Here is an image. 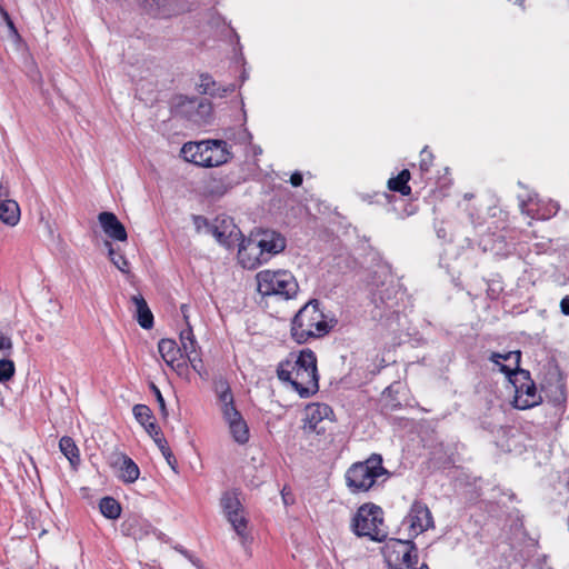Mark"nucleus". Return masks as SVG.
<instances>
[{
    "instance_id": "obj_1",
    "label": "nucleus",
    "mask_w": 569,
    "mask_h": 569,
    "mask_svg": "<svg viewBox=\"0 0 569 569\" xmlns=\"http://www.w3.org/2000/svg\"><path fill=\"white\" fill-rule=\"evenodd\" d=\"M278 378L289 382L301 398H308L319 389L317 357L310 349H303L296 357L280 362L277 369Z\"/></svg>"
},
{
    "instance_id": "obj_2",
    "label": "nucleus",
    "mask_w": 569,
    "mask_h": 569,
    "mask_svg": "<svg viewBox=\"0 0 569 569\" xmlns=\"http://www.w3.org/2000/svg\"><path fill=\"white\" fill-rule=\"evenodd\" d=\"M286 238L278 231L259 229L239 243L238 259L243 268L254 269L266 263L271 257L282 252Z\"/></svg>"
},
{
    "instance_id": "obj_3",
    "label": "nucleus",
    "mask_w": 569,
    "mask_h": 569,
    "mask_svg": "<svg viewBox=\"0 0 569 569\" xmlns=\"http://www.w3.org/2000/svg\"><path fill=\"white\" fill-rule=\"evenodd\" d=\"M318 300L307 302L291 321V337L298 343H306L312 338H320L330 330Z\"/></svg>"
},
{
    "instance_id": "obj_4",
    "label": "nucleus",
    "mask_w": 569,
    "mask_h": 569,
    "mask_svg": "<svg viewBox=\"0 0 569 569\" xmlns=\"http://www.w3.org/2000/svg\"><path fill=\"white\" fill-rule=\"evenodd\" d=\"M346 483L352 493L366 492L378 483L380 478L383 481L389 477V471L382 466V457L372 453L361 462H355L346 472Z\"/></svg>"
},
{
    "instance_id": "obj_5",
    "label": "nucleus",
    "mask_w": 569,
    "mask_h": 569,
    "mask_svg": "<svg viewBox=\"0 0 569 569\" xmlns=\"http://www.w3.org/2000/svg\"><path fill=\"white\" fill-rule=\"evenodd\" d=\"M181 154L187 161L201 167H218L231 156L226 140L187 142L181 148Z\"/></svg>"
},
{
    "instance_id": "obj_6",
    "label": "nucleus",
    "mask_w": 569,
    "mask_h": 569,
    "mask_svg": "<svg viewBox=\"0 0 569 569\" xmlns=\"http://www.w3.org/2000/svg\"><path fill=\"white\" fill-rule=\"evenodd\" d=\"M351 530L358 537H368L372 541H383L387 538V531L382 509L373 503H365L359 507L352 517Z\"/></svg>"
},
{
    "instance_id": "obj_7",
    "label": "nucleus",
    "mask_w": 569,
    "mask_h": 569,
    "mask_svg": "<svg viewBox=\"0 0 569 569\" xmlns=\"http://www.w3.org/2000/svg\"><path fill=\"white\" fill-rule=\"evenodd\" d=\"M258 291L262 296H280L284 299L295 297L298 292V282L293 274L287 270H262L257 273Z\"/></svg>"
},
{
    "instance_id": "obj_8",
    "label": "nucleus",
    "mask_w": 569,
    "mask_h": 569,
    "mask_svg": "<svg viewBox=\"0 0 569 569\" xmlns=\"http://www.w3.org/2000/svg\"><path fill=\"white\" fill-rule=\"evenodd\" d=\"M221 506L241 545L247 549L252 538L247 530L248 519L244 516V510L238 495L236 492H226L221 498Z\"/></svg>"
},
{
    "instance_id": "obj_9",
    "label": "nucleus",
    "mask_w": 569,
    "mask_h": 569,
    "mask_svg": "<svg viewBox=\"0 0 569 569\" xmlns=\"http://www.w3.org/2000/svg\"><path fill=\"white\" fill-rule=\"evenodd\" d=\"M509 380L516 388L515 407L518 409H529L542 401V396L537 392L535 382L530 378L528 370L518 369Z\"/></svg>"
},
{
    "instance_id": "obj_10",
    "label": "nucleus",
    "mask_w": 569,
    "mask_h": 569,
    "mask_svg": "<svg viewBox=\"0 0 569 569\" xmlns=\"http://www.w3.org/2000/svg\"><path fill=\"white\" fill-rule=\"evenodd\" d=\"M388 566H400L418 561L417 547L412 540L390 539L385 547Z\"/></svg>"
},
{
    "instance_id": "obj_11",
    "label": "nucleus",
    "mask_w": 569,
    "mask_h": 569,
    "mask_svg": "<svg viewBox=\"0 0 569 569\" xmlns=\"http://www.w3.org/2000/svg\"><path fill=\"white\" fill-rule=\"evenodd\" d=\"M332 413L331 408L325 403H311L305 409L302 429L306 433H323L325 420Z\"/></svg>"
},
{
    "instance_id": "obj_12",
    "label": "nucleus",
    "mask_w": 569,
    "mask_h": 569,
    "mask_svg": "<svg viewBox=\"0 0 569 569\" xmlns=\"http://www.w3.org/2000/svg\"><path fill=\"white\" fill-rule=\"evenodd\" d=\"M405 522L409 525L410 532L415 537L435 526L429 508L423 502L417 500L411 505Z\"/></svg>"
},
{
    "instance_id": "obj_13",
    "label": "nucleus",
    "mask_w": 569,
    "mask_h": 569,
    "mask_svg": "<svg viewBox=\"0 0 569 569\" xmlns=\"http://www.w3.org/2000/svg\"><path fill=\"white\" fill-rule=\"evenodd\" d=\"M210 234H212L220 244L227 248H231L240 239H243L241 231L233 221L226 218L221 220L216 219L213 227L210 228Z\"/></svg>"
},
{
    "instance_id": "obj_14",
    "label": "nucleus",
    "mask_w": 569,
    "mask_h": 569,
    "mask_svg": "<svg viewBox=\"0 0 569 569\" xmlns=\"http://www.w3.org/2000/svg\"><path fill=\"white\" fill-rule=\"evenodd\" d=\"M222 415L236 442L244 445L249 440V428L236 407L222 408Z\"/></svg>"
},
{
    "instance_id": "obj_15",
    "label": "nucleus",
    "mask_w": 569,
    "mask_h": 569,
    "mask_svg": "<svg viewBox=\"0 0 569 569\" xmlns=\"http://www.w3.org/2000/svg\"><path fill=\"white\" fill-rule=\"evenodd\" d=\"M110 466L118 471V478L127 483L134 482L140 475L139 467L128 456L114 452L109 458Z\"/></svg>"
},
{
    "instance_id": "obj_16",
    "label": "nucleus",
    "mask_w": 569,
    "mask_h": 569,
    "mask_svg": "<svg viewBox=\"0 0 569 569\" xmlns=\"http://www.w3.org/2000/svg\"><path fill=\"white\" fill-rule=\"evenodd\" d=\"M103 232L116 241H126L128 238L124 226L113 212L103 211L98 216Z\"/></svg>"
},
{
    "instance_id": "obj_17",
    "label": "nucleus",
    "mask_w": 569,
    "mask_h": 569,
    "mask_svg": "<svg viewBox=\"0 0 569 569\" xmlns=\"http://www.w3.org/2000/svg\"><path fill=\"white\" fill-rule=\"evenodd\" d=\"M520 351H509L507 353L492 352L489 357V360L497 366H499V370L508 376V378L513 377V373L520 369Z\"/></svg>"
},
{
    "instance_id": "obj_18",
    "label": "nucleus",
    "mask_w": 569,
    "mask_h": 569,
    "mask_svg": "<svg viewBox=\"0 0 569 569\" xmlns=\"http://www.w3.org/2000/svg\"><path fill=\"white\" fill-rule=\"evenodd\" d=\"M541 392L545 393L546 399L553 406H561L566 402V387L560 378H556L553 382L548 381L541 386Z\"/></svg>"
},
{
    "instance_id": "obj_19",
    "label": "nucleus",
    "mask_w": 569,
    "mask_h": 569,
    "mask_svg": "<svg viewBox=\"0 0 569 569\" xmlns=\"http://www.w3.org/2000/svg\"><path fill=\"white\" fill-rule=\"evenodd\" d=\"M131 301L136 307V318L143 329H151L153 326V315L149 309L147 301L141 295L131 297Z\"/></svg>"
},
{
    "instance_id": "obj_20",
    "label": "nucleus",
    "mask_w": 569,
    "mask_h": 569,
    "mask_svg": "<svg viewBox=\"0 0 569 569\" xmlns=\"http://www.w3.org/2000/svg\"><path fill=\"white\" fill-rule=\"evenodd\" d=\"M0 219L8 226H16L20 220V208L11 199L0 200Z\"/></svg>"
},
{
    "instance_id": "obj_21",
    "label": "nucleus",
    "mask_w": 569,
    "mask_h": 569,
    "mask_svg": "<svg viewBox=\"0 0 569 569\" xmlns=\"http://www.w3.org/2000/svg\"><path fill=\"white\" fill-rule=\"evenodd\" d=\"M158 350L167 365H172L182 353L181 348L172 339H161L158 343Z\"/></svg>"
},
{
    "instance_id": "obj_22",
    "label": "nucleus",
    "mask_w": 569,
    "mask_h": 569,
    "mask_svg": "<svg viewBox=\"0 0 569 569\" xmlns=\"http://www.w3.org/2000/svg\"><path fill=\"white\" fill-rule=\"evenodd\" d=\"M213 388L214 392L218 396L219 402L221 403V409L234 407L233 395L231 392L228 381L224 378H216L213 380Z\"/></svg>"
},
{
    "instance_id": "obj_23",
    "label": "nucleus",
    "mask_w": 569,
    "mask_h": 569,
    "mask_svg": "<svg viewBox=\"0 0 569 569\" xmlns=\"http://www.w3.org/2000/svg\"><path fill=\"white\" fill-rule=\"evenodd\" d=\"M60 451L69 460L73 468L80 463L79 449L71 437L64 436L59 441Z\"/></svg>"
},
{
    "instance_id": "obj_24",
    "label": "nucleus",
    "mask_w": 569,
    "mask_h": 569,
    "mask_svg": "<svg viewBox=\"0 0 569 569\" xmlns=\"http://www.w3.org/2000/svg\"><path fill=\"white\" fill-rule=\"evenodd\" d=\"M409 180L410 171L408 169H403L397 177L390 178L388 180V188L395 192H399L402 196H409L411 193V188L408 184Z\"/></svg>"
},
{
    "instance_id": "obj_25",
    "label": "nucleus",
    "mask_w": 569,
    "mask_h": 569,
    "mask_svg": "<svg viewBox=\"0 0 569 569\" xmlns=\"http://www.w3.org/2000/svg\"><path fill=\"white\" fill-rule=\"evenodd\" d=\"M99 508L101 513L108 519H117L120 517V503L112 497H104L100 500Z\"/></svg>"
},
{
    "instance_id": "obj_26",
    "label": "nucleus",
    "mask_w": 569,
    "mask_h": 569,
    "mask_svg": "<svg viewBox=\"0 0 569 569\" xmlns=\"http://www.w3.org/2000/svg\"><path fill=\"white\" fill-rule=\"evenodd\" d=\"M181 351L184 356L197 352V341L194 339L190 323L180 332Z\"/></svg>"
},
{
    "instance_id": "obj_27",
    "label": "nucleus",
    "mask_w": 569,
    "mask_h": 569,
    "mask_svg": "<svg viewBox=\"0 0 569 569\" xmlns=\"http://www.w3.org/2000/svg\"><path fill=\"white\" fill-rule=\"evenodd\" d=\"M224 137L227 140L232 141L238 144H250L251 140H252V134L243 126H241L237 129L230 128V129L226 130Z\"/></svg>"
},
{
    "instance_id": "obj_28",
    "label": "nucleus",
    "mask_w": 569,
    "mask_h": 569,
    "mask_svg": "<svg viewBox=\"0 0 569 569\" xmlns=\"http://www.w3.org/2000/svg\"><path fill=\"white\" fill-rule=\"evenodd\" d=\"M211 117V103L201 100L197 104V110L190 114V119L197 124L208 123Z\"/></svg>"
},
{
    "instance_id": "obj_29",
    "label": "nucleus",
    "mask_w": 569,
    "mask_h": 569,
    "mask_svg": "<svg viewBox=\"0 0 569 569\" xmlns=\"http://www.w3.org/2000/svg\"><path fill=\"white\" fill-rule=\"evenodd\" d=\"M132 411L136 420L141 426H146L149 421L154 419L151 409L146 405H136Z\"/></svg>"
},
{
    "instance_id": "obj_30",
    "label": "nucleus",
    "mask_w": 569,
    "mask_h": 569,
    "mask_svg": "<svg viewBox=\"0 0 569 569\" xmlns=\"http://www.w3.org/2000/svg\"><path fill=\"white\" fill-rule=\"evenodd\" d=\"M109 247V257L111 262L123 273L129 272V261L127 258L120 253H117L112 248L111 243L107 242Z\"/></svg>"
},
{
    "instance_id": "obj_31",
    "label": "nucleus",
    "mask_w": 569,
    "mask_h": 569,
    "mask_svg": "<svg viewBox=\"0 0 569 569\" xmlns=\"http://www.w3.org/2000/svg\"><path fill=\"white\" fill-rule=\"evenodd\" d=\"M14 363L9 359H0V382H6L14 375Z\"/></svg>"
},
{
    "instance_id": "obj_32",
    "label": "nucleus",
    "mask_w": 569,
    "mask_h": 569,
    "mask_svg": "<svg viewBox=\"0 0 569 569\" xmlns=\"http://www.w3.org/2000/svg\"><path fill=\"white\" fill-rule=\"evenodd\" d=\"M193 224L197 232H207L210 233V228L213 227L207 218L202 216H192Z\"/></svg>"
},
{
    "instance_id": "obj_33",
    "label": "nucleus",
    "mask_w": 569,
    "mask_h": 569,
    "mask_svg": "<svg viewBox=\"0 0 569 569\" xmlns=\"http://www.w3.org/2000/svg\"><path fill=\"white\" fill-rule=\"evenodd\" d=\"M420 163H419V167H420V170L422 172H428L432 166V159H433V156L431 152H429L427 150V148H423L421 153H420Z\"/></svg>"
},
{
    "instance_id": "obj_34",
    "label": "nucleus",
    "mask_w": 569,
    "mask_h": 569,
    "mask_svg": "<svg viewBox=\"0 0 569 569\" xmlns=\"http://www.w3.org/2000/svg\"><path fill=\"white\" fill-rule=\"evenodd\" d=\"M150 389H151V391L153 392V395L156 397V400H157V402L159 405V409H160V412H161L162 417L166 418L168 416V410H167V407H166L164 398L162 397V393H161L160 389L154 383L150 385Z\"/></svg>"
},
{
    "instance_id": "obj_35",
    "label": "nucleus",
    "mask_w": 569,
    "mask_h": 569,
    "mask_svg": "<svg viewBox=\"0 0 569 569\" xmlns=\"http://www.w3.org/2000/svg\"><path fill=\"white\" fill-rule=\"evenodd\" d=\"M184 358L186 356L181 355L180 357H178V360H176L172 365H168L179 376H183L188 371V363Z\"/></svg>"
},
{
    "instance_id": "obj_36",
    "label": "nucleus",
    "mask_w": 569,
    "mask_h": 569,
    "mask_svg": "<svg viewBox=\"0 0 569 569\" xmlns=\"http://www.w3.org/2000/svg\"><path fill=\"white\" fill-rule=\"evenodd\" d=\"M12 348L13 345L11 338L0 330V352H2L4 356H10Z\"/></svg>"
},
{
    "instance_id": "obj_37",
    "label": "nucleus",
    "mask_w": 569,
    "mask_h": 569,
    "mask_svg": "<svg viewBox=\"0 0 569 569\" xmlns=\"http://www.w3.org/2000/svg\"><path fill=\"white\" fill-rule=\"evenodd\" d=\"M186 358L190 362L192 369L199 375H201L203 363L202 360L199 358L198 352H194V355H188L186 356Z\"/></svg>"
},
{
    "instance_id": "obj_38",
    "label": "nucleus",
    "mask_w": 569,
    "mask_h": 569,
    "mask_svg": "<svg viewBox=\"0 0 569 569\" xmlns=\"http://www.w3.org/2000/svg\"><path fill=\"white\" fill-rule=\"evenodd\" d=\"M144 430L154 439V437H159L161 433L159 427L157 426L154 419L149 421L146 426H142Z\"/></svg>"
},
{
    "instance_id": "obj_39",
    "label": "nucleus",
    "mask_w": 569,
    "mask_h": 569,
    "mask_svg": "<svg viewBox=\"0 0 569 569\" xmlns=\"http://www.w3.org/2000/svg\"><path fill=\"white\" fill-rule=\"evenodd\" d=\"M210 84H214V82L211 81V77L209 74H202L200 86L203 88L204 93H211Z\"/></svg>"
},
{
    "instance_id": "obj_40",
    "label": "nucleus",
    "mask_w": 569,
    "mask_h": 569,
    "mask_svg": "<svg viewBox=\"0 0 569 569\" xmlns=\"http://www.w3.org/2000/svg\"><path fill=\"white\" fill-rule=\"evenodd\" d=\"M153 440H154L156 445L158 446V448L160 449L161 453H164V451L170 449L167 440L163 438L162 435H160L159 437H154Z\"/></svg>"
},
{
    "instance_id": "obj_41",
    "label": "nucleus",
    "mask_w": 569,
    "mask_h": 569,
    "mask_svg": "<svg viewBox=\"0 0 569 569\" xmlns=\"http://www.w3.org/2000/svg\"><path fill=\"white\" fill-rule=\"evenodd\" d=\"M162 456L164 457V459L168 462V465L174 470L176 469V465H177V459L174 458L171 449L164 451V453H162Z\"/></svg>"
},
{
    "instance_id": "obj_42",
    "label": "nucleus",
    "mask_w": 569,
    "mask_h": 569,
    "mask_svg": "<svg viewBox=\"0 0 569 569\" xmlns=\"http://www.w3.org/2000/svg\"><path fill=\"white\" fill-rule=\"evenodd\" d=\"M290 183L293 187H299L302 184V174L300 172H295L290 177Z\"/></svg>"
},
{
    "instance_id": "obj_43",
    "label": "nucleus",
    "mask_w": 569,
    "mask_h": 569,
    "mask_svg": "<svg viewBox=\"0 0 569 569\" xmlns=\"http://www.w3.org/2000/svg\"><path fill=\"white\" fill-rule=\"evenodd\" d=\"M281 496L284 505L293 503V498L290 491H287V487L281 490Z\"/></svg>"
},
{
    "instance_id": "obj_44",
    "label": "nucleus",
    "mask_w": 569,
    "mask_h": 569,
    "mask_svg": "<svg viewBox=\"0 0 569 569\" xmlns=\"http://www.w3.org/2000/svg\"><path fill=\"white\" fill-rule=\"evenodd\" d=\"M560 310L563 315L569 316V296H566L560 301Z\"/></svg>"
},
{
    "instance_id": "obj_45",
    "label": "nucleus",
    "mask_w": 569,
    "mask_h": 569,
    "mask_svg": "<svg viewBox=\"0 0 569 569\" xmlns=\"http://www.w3.org/2000/svg\"><path fill=\"white\" fill-rule=\"evenodd\" d=\"M417 562L401 563L400 566H388L389 569H416Z\"/></svg>"
},
{
    "instance_id": "obj_46",
    "label": "nucleus",
    "mask_w": 569,
    "mask_h": 569,
    "mask_svg": "<svg viewBox=\"0 0 569 569\" xmlns=\"http://www.w3.org/2000/svg\"><path fill=\"white\" fill-rule=\"evenodd\" d=\"M6 24H7V27L9 28V30H10V32H11V34H12V36H14V37H18V36H19V34H18V31H17V29H16V27H14V23H13L12 19H10L9 21H7V23H6Z\"/></svg>"
},
{
    "instance_id": "obj_47",
    "label": "nucleus",
    "mask_w": 569,
    "mask_h": 569,
    "mask_svg": "<svg viewBox=\"0 0 569 569\" xmlns=\"http://www.w3.org/2000/svg\"><path fill=\"white\" fill-rule=\"evenodd\" d=\"M180 309H181L183 319L186 320V323L188 325L189 323V315H188L189 307L187 305H182Z\"/></svg>"
},
{
    "instance_id": "obj_48",
    "label": "nucleus",
    "mask_w": 569,
    "mask_h": 569,
    "mask_svg": "<svg viewBox=\"0 0 569 569\" xmlns=\"http://www.w3.org/2000/svg\"><path fill=\"white\" fill-rule=\"evenodd\" d=\"M9 194V190H8V187L4 184V182L2 181L0 183V197L2 198H7Z\"/></svg>"
},
{
    "instance_id": "obj_49",
    "label": "nucleus",
    "mask_w": 569,
    "mask_h": 569,
    "mask_svg": "<svg viewBox=\"0 0 569 569\" xmlns=\"http://www.w3.org/2000/svg\"><path fill=\"white\" fill-rule=\"evenodd\" d=\"M0 17L2 18V20L6 23H7V21H9L11 19L8 11L6 9H3L1 6H0Z\"/></svg>"
},
{
    "instance_id": "obj_50",
    "label": "nucleus",
    "mask_w": 569,
    "mask_h": 569,
    "mask_svg": "<svg viewBox=\"0 0 569 569\" xmlns=\"http://www.w3.org/2000/svg\"><path fill=\"white\" fill-rule=\"evenodd\" d=\"M0 17L2 18V20L6 23H7V21H9L11 19L8 11L6 9H3L1 6H0Z\"/></svg>"
},
{
    "instance_id": "obj_51",
    "label": "nucleus",
    "mask_w": 569,
    "mask_h": 569,
    "mask_svg": "<svg viewBox=\"0 0 569 569\" xmlns=\"http://www.w3.org/2000/svg\"><path fill=\"white\" fill-rule=\"evenodd\" d=\"M252 149H253V154L254 156H258V154L262 153V149L259 146H253Z\"/></svg>"
},
{
    "instance_id": "obj_52",
    "label": "nucleus",
    "mask_w": 569,
    "mask_h": 569,
    "mask_svg": "<svg viewBox=\"0 0 569 569\" xmlns=\"http://www.w3.org/2000/svg\"><path fill=\"white\" fill-rule=\"evenodd\" d=\"M420 569H429L428 566L426 563H422Z\"/></svg>"
}]
</instances>
